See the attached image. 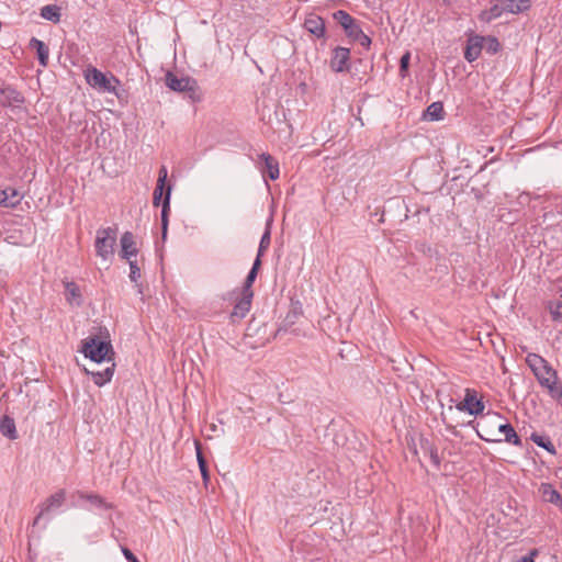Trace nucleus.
<instances>
[{"label":"nucleus","instance_id":"obj_10","mask_svg":"<svg viewBox=\"0 0 562 562\" xmlns=\"http://www.w3.org/2000/svg\"><path fill=\"white\" fill-rule=\"evenodd\" d=\"M350 49L341 46H337L333 50L330 59V68L335 72H344L349 70Z\"/></svg>","mask_w":562,"mask_h":562},{"label":"nucleus","instance_id":"obj_4","mask_svg":"<svg viewBox=\"0 0 562 562\" xmlns=\"http://www.w3.org/2000/svg\"><path fill=\"white\" fill-rule=\"evenodd\" d=\"M116 234V229L112 227H101L97 231L94 241L95 254L105 262L112 261L114 257Z\"/></svg>","mask_w":562,"mask_h":562},{"label":"nucleus","instance_id":"obj_2","mask_svg":"<svg viewBox=\"0 0 562 562\" xmlns=\"http://www.w3.org/2000/svg\"><path fill=\"white\" fill-rule=\"evenodd\" d=\"M83 77L95 91L119 95L121 81L112 72H103L94 66H88L83 71Z\"/></svg>","mask_w":562,"mask_h":562},{"label":"nucleus","instance_id":"obj_7","mask_svg":"<svg viewBox=\"0 0 562 562\" xmlns=\"http://www.w3.org/2000/svg\"><path fill=\"white\" fill-rule=\"evenodd\" d=\"M456 408L459 412H467L470 415L477 416L483 413L485 405L482 400L477 398L475 390L467 389L464 400L458 403Z\"/></svg>","mask_w":562,"mask_h":562},{"label":"nucleus","instance_id":"obj_17","mask_svg":"<svg viewBox=\"0 0 562 562\" xmlns=\"http://www.w3.org/2000/svg\"><path fill=\"white\" fill-rule=\"evenodd\" d=\"M539 493L544 502L562 506V496L551 484L541 483Z\"/></svg>","mask_w":562,"mask_h":562},{"label":"nucleus","instance_id":"obj_35","mask_svg":"<svg viewBox=\"0 0 562 562\" xmlns=\"http://www.w3.org/2000/svg\"><path fill=\"white\" fill-rule=\"evenodd\" d=\"M127 261L130 266V279L132 282L137 284L138 280L140 279V269L137 266L136 260L130 259Z\"/></svg>","mask_w":562,"mask_h":562},{"label":"nucleus","instance_id":"obj_9","mask_svg":"<svg viewBox=\"0 0 562 562\" xmlns=\"http://www.w3.org/2000/svg\"><path fill=\"white\" fill-rule=\"evenodd\" d=\"M24 103L23 94L11 85H0V105L4 108Z\"/></svg>","mask_w":562,"mask_h":562},{"label":"nucleus","instance_id":"obj_29","mask_svg":"<svg viewBox=\"0 0 562 562\" xmlns=\"http://www.w3.org/2000/svg\"><path fill=\"white\" fill-rule=\"evenodd\" d=\"M426 116L430 121H439L443 119V105L441 102H432L426 109Z\"/></svg>","mask_w":562,"mask_h":562},{"label":"nucleus","instance_id":"obj_21","mask_svg":"<svg viewBox=\"0 0 562 562\" xmlns=\"http://www.w3.org/2000/svg\"><path fill=\"white\" fill-rule=\"evenodd\" d=\"M260 159L265 162V170L263 173H268V177L271 180H277L280 176V169H279V162L269 154H261Z\"/></svg>","mask_w":562,"mask_h":562},{"label":"nucleus","instance_id":"obj_5","mask_svg":"<svg viewBox=\"0 0 562 562\" xmlns=\"http://www.w3.org/2000/svg\"><path fill=\"white\" fill-rule=\"evenodd\" d=\"M499 420H505V417L499 413H487V415L477 423L476 434L480 439L492 442L501 443L497 426Z\"/></svg>","mask_w":562,"mask_h":562},{"label":"nucleus","instance_id":"obj_44","mask_svg":"<svg viewBox=\"0 0 562 562\" xmlns=\"http://www.w3.org/2000/svg\"><path fill=\"white\" fill-rule=\"evenodd\" d=\"M492 44L494 45V48H493V52H496L497 50V47H498V42L496 38H493L492 40Z\"/></svg>","mask_w":562,"mask_h":562},{"label":"nucleus","instance_id":"obj_32","mask_svg":"<svg viewBox=\"0 0 562 562\" xmlns=\"http://www.w3.org/2000/svg\"><path fill=\"white\" fill-rule=\"evenodd\" d=\"M195 446H196V458H198V463H199V468H200V472H201V475L203 477V481L205 483H207L209 481V472H207V465H206V461L200 450V445L199 442H195Z\"/></svg>","mask_w":562,"mask_h":562},{"label":"nucleus","instance_id":"obj_37","mask_svg":"<svg viewBox=\"0 0 562 562\" xmlns=\"http://www.w3.org/2000/svg\"><path fill=\"white\" fill-rule=\"evenodd\" d=\"M345 32H346L348 37H350L351 40L355 41L359 36V34L362 32V29L357 23V21H355L349 26H347L345 29Z\"/></svg>","mask_w":562,"mask_h":562},{"label":"nucleus","instance_id":"obj_33","mask_svg":"<svg viewBox=\"0 0 562 562\" xmlns=\"http://www.w3.org/2000/svg\"><path fill=\"white\" fill-rule=\"evenodd\" d=\"M548 310L554 322H562V302H549Z\"/></svg>","mask_w":562,"mask_h":562},{"label":"nucleus","instance_id":"obj_23","mask_svg":"<svg viewBox=\"0 0 562 562\" xmlns=\"http://www.w3.org/2000/svg\"><path fill=\"white\" fill-rule=\"evenodd\" d=\"M0 432L10 440L18 438L15 422L12 417L4 415L0 419Z\"/></svg>","mask_w":562,"mask_h":562},{"label":"nucleus","instance_id":"obj_3","mask_svg":"<svg viewBox=\"0 0 562 562\" xmlns=\"http://www.w3.org/2000/svg\"><path fill=\"white\" fill-rule=\"evenodd\" d=\"M86 358H89L95 363L113 362L109 353H113V348L110 341L102 340L98 336H89L82 340L80 350Z\"/></svg>","mask_w":562,"mask_h":562},{"label":"nucleus","instance_id":"obj_6","mask_svg":"<svg viewBox=\"0 0 562 562\" xmlns=\"http://www.w3.org/2000/svg\"><path fill=\"white\" fill-rule=\"evenodd\" d=\"M65 501L66 491L64 488H60L48 496L43 503L38 505V513L34 519V524H37L43 517L60 509Z\"/></svg>","mask_w":562,"mask_h":562},{"label":"nucleus","instance_id":"obj_36","mask_svg":"<svg viewBox=\"0 0 562 562\" xmlns=\"http://www.w3.org/2000/svg\"><path fill=\"white\" fill-rule=\"evenodd\" d=\"M409 60H411V53L406 52L401 57V60H400V76L403 78L407 76Z\"/></svg>","mask_w":562,"mask_h":562},{"label":"nucleus","instance_id":"obj_22","mask_svg":"<svg viewBox=\"0 0 562 562\" xmlns=\"http://www.w3.org/2000/svg\"><path fill=\"white\" fill-rule=\"evenodd\" d=\"M503 9L504 8H503V4L501 3V1L495 0V2L493 3V5L490 9L484 10L480 13L479 19L482 22L490 23L493 20L498 19L499 16H502V14L505 13V11Z\"/></svg>","mask_w":562,"mask_h":562},{"label":"nucleus","instance_id":"obj_43","mask_svg":"<svg viewBox=\"0 0 562 562\" xmlns=\"http://www.w3.org/2000/svg\"><path fill=\"white\" fill-rule=\"evenodd\" d=\"M431 460L436 465H439L440 461L436 452H431Z\"/></svg>","mask_w":562,"mask_h":562},{"label":"nucleus","instance_id":"obj_42","mask_svg":"<svg viewBox=\"0 0 562 562\" xmlns=\"http://www.w3.org/2000/svg\"><path fill=\"white\" fill-rule=\"evenodd\" d=\"M5 192H3L2 190L0 191V206H3L4 207V201H7L5 199Z\"/></svg>","mask_w":562,"mask_h":562},{"label":"nucleus","instance_id":"obj_12","mask_svg":"<svg viewBox=\"0 0 562 562\" xmlns=\"http://www.w3.org/2000/svg\"><path fill=\"white\" fill-rule=\"evenodd\" d=\"M114 370H115V363L114 362H111L110 366H108L105 369L103 370H90V369H85V373L87 375H90L93 383L101 387L105 384H108L113 375H114Z\"/></svg>","mask_w":562,"mask_h":562},{"label":"nucleus","instance_id":"obj_30","mask_svg":"<svg viewBox=\"0 0 562 562\" xmlns=\"http://www.w3.org/2000/svg\"><path fill=\"white\" fill-rule=\"evenodd\" d=\"M259 266H260V259L256 258L250 271L248 272V274L246 277L245 284H244V291H243L244 293H249V294L252 293L251 285L257 278V271H258Z\"/></svg>","mask_w":562,"mask_h":562},{"label":"nucleus","instance_id":"obj_16","mask_svg":"<svg viewBox=\"0 0 562 562\" xmlns=\"http://www.w3.org/2000/svg\"><path fill=\"white\" fill-rule=\"evenodd\" d=\"M65 297L69 304L76 306H80L83 302L80 288L74 281L65 282Z\"/></svg>","mask_w":562,"mask_h":562},{"label":"nucleus","instance_id":"obj_38","mask_svg":"<svg viewBox=\"0 0 562 562\" xmlns=\"http://www.w3.org/2000/svg\"><path fill=\"white\" fill-rule=\"evenodd\" d=\"M269 245H270V232H269V229H267L263 233V235L261 236V239L259 243L258 255H257L258 259H260V256L268 248Z\"/></svg>","mask_w":562,"mask_h":562},{"label":"nucleus","instance_id":"obj_41","mask_svg":"<svg viewBox=\"0 0 562 562\" xmlns=\"http://www.w3.org/2000/svg\"><path fill=\"white\" fill-rule=\"evenodd\" d=\"M122 553L128 562H139V560L134 555V553L130 549L122 548Z\"/></svg>","mask_w":562,"mask_h":562},{"label":"nucleus","instance_id":"obj_39","mask_svg":"<svg viewBox=\"0 0 562 562\" xmlns=\"http://www.w3.org/2000/svg\"><path fill=\"white\" fill-rule=\"evenodd\" d=\"M357 41L361 46L369 48L371 45V38L363 33V31L359 34V36L355 40Z\"/></svg>","mask_w":562,"mask_h":562},{"label":"nucleus","instance_id":"obj_28","mask_svg":"<svg viewBox=\"0 0 562 562\" xmlns=\"http://www.w3.org/2000/svg\"><path fill=\"white\" fill-rule=\"evenodd\" d=\"M41 16L47 21L58 23L60 21V9L55 4H47L41 9Z\"/></svg>","mask_w":562,"mask_h":562},{"label":"nucleus","instance_id":"obj_40","mask_svg":"<svg viewBox=\"0 0 562 562\" xmlns=\"http://www.w3.org/2000/svg\"><path fill=\"white\" fill-rule=\"evenodd\" d=\"M538 555V550L532 549L529 554L520 558L517 562H535L536 557Z\"/></svg>","mask_w":562,"mask_h":562},{"label":"nucleus","instance_id":"obj_8","mask_svg":"<svg viewBox=\"0 0 562 562\" xmlns=\"http://www.w3.org/2000/svg\"><path fill=\"white\" fill-rule=\"evenodd\" d=\"M166 85L169 89L177 92H195L196 82L189 77H177L172 72L166 75Z\"/></svg>","mask_w":562,"mask_h":562},{"label":"nucleus","instance_id":"obj_25","mask_svg":"<svg viewBox=\"0 0 562 562\" xmlns=\"http://www.w3.org/2000/svg\"><path fill=\"white\" fill-rule=\"evenodd\" d=\"M31 47L36 49L37 58L41 66L46 67L49 58V49L45 43L38 38L32 37L30 41Z\"/></svg>","mask_w":562,"mask_h":562},{"label":"nucleus","instance_id":"obj_18","mask_svg":"<svg viewBox=\"0 0 562 562\" xmlns=\"http://www.w3.org/2000/svg\"><path fill=\"white\" fill-rule=\"evenodd\" d=\"M505 13L518 14L530 9V0H499Z\"/></svg>","mask_w":562,"mask_h":562},{"label":"nucleus","instance_id":"obj_19","mask_svg":"<svg viewBox=\"0 0 562 562\" xmlns=\"http://www.w3.org/2000/svg\"><path fill=\"white\" fill-rule=\"evenodd\" d=\"M171 186H167V191L165 192V196L162 200L161 206V229H162V239L167 237L168 231V216L170 211V198H171Z\"/></svg>","mask_w":562,"mask_h":562},{"label":"nucleus","instance_id":"obj_13","mask_svg":"<svg viewBox=\"0 0 562 562\" xmlns=\"http://www.w3.org/2000/svg\"><path fill=\"white\" fill-rule=\"evenodd\" d=\"M121 252L120 256L122 259L130 260L133 257L137 256V248L134 239V235L132 232H125L122 234L120 239Z\"/></svg>","mask_w":562,"mask_h":562},{"label":"nucleus","instance_id":"obj_1","mask_svg":"<svg viewBox=\"0 0 562 562\" xmlns=\"http://www.w3.org/2000/svg\"><path fill=\"white\" fill-rule=\"evenodd\" d=\"M525 361L540 387L546 390L552 400L562 405V382L558 371L547 359L535 352H528Z\"/></svg>","mask_w":562,"mask_h":562},{"label":"nucleus","instance_id":"obj_34","mask_svg":"<svg viewBox=\"0 0 562 562\" xmlns=\"http://www.w3.org/2000/svg\"><path fill=\"white\" fill-rule=\"evenodd\" d=\"M334 18L338 21L344 30L356 21L349 13L344 10H338L335 12Z\"/></svg>","mask_w":562,"mask_h":562},{"label":"nucleus","instance_id":"obj_11","mask_svg":"<svg viewBox=\"0 0 562 562\" xmlns=\"http://www.w3.org/2000/svg\"><path fill=\"white\" fill-rule=\"evenodd\" d=\"M498 436L503 435L504 437H501V442H506L516 447H521L522 441L520 437L517 435L515 428L505 420H499L497 426Z\"/></svg>","mask_w":562,"mask_h":562},{"label":"nucleus","instance_id":"obj_27","mask_svg":"<svg viewBox=\"0 0 562 562\" xmlns=\"http://www.w3.org/2000/svg\"><path fill=\"white\" fill-rule=\"evenodd\" d=\"M481 50H482L481 41L479 38L470 40L467 45L465 52H464V58L468 61L472 63L480 57Z\"/></svg>","mask_w":562,"mask_h":562},{"label":"nucleus","instance_id":"obj_15","mask_svg":"<svg viewBox=\"0 0 562 562\" xmlns=\"http://www.w3.org/2000/svg\"><path fill=\"white\" fill-rule=\"evenodd\" d=\"M168 178V170L166 166H161L158 172V180L156 188L154 190L153 203L155 206H158L160 203L162 204V195L165 190L167 191L166 182Z\"/></svg>","mask_w":562,"mask_h":562},{"label":"nucleus","instance_id":"obj_31","mask_svg":"<svg viewBox=\"0 0 562 562\" xmlns=\"http://www.w3.org/2000/svg\"><path fill=\"white\" fill-rule=\"evenodd\" d=\"M531 440L538 447H541V448L546 449L549 453H551V454H555L557 453V449H555L554 445L551 442L550 438L532 434L531 435Z\"/></svg>","mask_w":562,"mask_h":562},{"label":"nucleus","instance_id":"obj_26","mask_svg":"<svg viewBox=\"0 0 562 562\" xmlns=\"http://www.w3.org/2000/svg\"><path fill=\"white\" fill-rule=\"evenodd\" d=\"M2 191L5 192L4 196L7 199V201H4V207L14 209L21 203V201L24 198L19 190L11 187L5 188Z\"/></svg>","mask_w":562,"mask_h":562},{"label":"nucleus","instance_id":"obj_20","mask_svg":"<svg viewBox=\"0 0 562 562\" xmlns=\"http://www.w3.org/2000/svg\"><path fill=\"white\" fill-rule=\"evenodd\" d=\"M252 293H244L241 299L235 304L232 317L244 318L250 310Z\"/></svg>","mask_w":562,"mask_h":562},{"label":"nucleus","instance_id":"obj_14","mask_svg":"<svg viewBox=\"0 0 562 562\" xmlns=\"http://www.w3.org/2000/svg\"><path fill=\"white\" fill-rule=\"evenodd\" d=\"M304 29L317 38L324 37L326 33L324 20L314 13L305 18Z\"/></svg>","mask_w":562,"mask_h":562},{"label":"nucleus","instance_id":"obj_45","mask_svg":"<svg viewBox=\"0 0 562 562\" xmlns=\"http://www.w3.org/2000/svg\"><path fill=\"white\" fill-rule=\"evenodd\" d=\"M561 297H562V292H561Z\"/></svg>","mask_w":562,"mask_h":562},{"label":"nucleus","instance_id":"obj_24","mask_svg":"<svg viewBox=\"0 0 562 562\" xmlns=\"http://www.w3.org/2000/svg\"><path fill=\"white\" fill-rule=\"evenodd\" d=\"M77 495L80 499L89 502L95 508H99V509H110L111 508V505L109 503H106V501L99 494L86 493L82 491H78Z\"/></svg>","mask_w":562,"mask_h":562}]
</instances>
